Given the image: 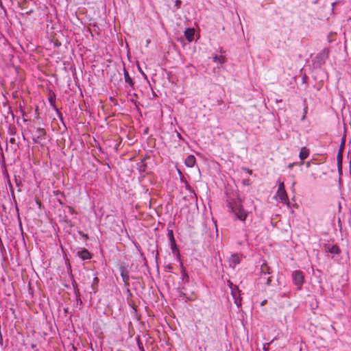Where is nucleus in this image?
Listing matches in <instances>:
<instances>
[{"label":"nucleus","mask_w":351,"mask_h":351,"mask_svg":"<svg viewBox=\"0 0 351 351\" xmlns=\"http://www.w3.org/2000/svg\"><path fill=\"white\" fill-rule=\"evenodd\" d=\"M343 143H344V141H342L341 145L339 149L338 154H337V160H338L339 164L340 162H341V160H342V157H343Z\"/></svg>","instance_id":"obj_18"},{"label":"nucleus","mask_w":351,"mask_h":351,"mask_svg":"<svg viewBox=\"0 0 351 351\" xmlns=\"http://www.w3.org/2000/svg\"><path fill=\"white\" fill-rule=\"evenodd\" d=\"M36 133H37L38 138H42L43 136H44L45 135V130L43 128H40L37 129Z\"/></svg>","instance_id":"obj_21"},{"label":"nucleus","mask_w":351,"mask_h":351,"mask_svg":"<svg viewBox=\"0 0 351 351\" xmlns=\"http://www.w3.org/2000/svg\"><path fill=\"white\" fill-rule=\"evenodd\" d=\"M338 3V1H335V2H333L332 3V10H333L334 8H335V6H336V5Z\"/></svg>","instance_id":"obj_25"},{"label":"nucleus","mask_w":351,"mask_h":351,"mask_svg":"<svg viewBox=\"0 0 351 351\" xmlns=\"http://www.w3.org/2000/svg\"><path fill=\"white\" fill-rule=\"evenodd\" d=\"M167 237L169 239L170 243L176 242L173 231L172 230H169L167 232Z\"/></svg>","instance_id":"obj_20"},{"label":"nucleus","mask_w":351,"mask_h":351,"mask_svg":"<svg viewBox=\"0 0 351 351\" xmlns=\"http://www.w3.org/2000/svg\"><path fill=\"white\" fill-rule=\"evenodd\" d=\"M298 163L296 162H292V163H290L289 165H288V168L289 169H292L293 167V166H295V165H297Z\"/></svg>","instance_id":"obj_24"},{"label":"nucleus","mask_w":351,"mask_h":351,"mask_svg":"<svg viewBox=\"0 0 351 351\" xmlns=\"http://www.w3.org/2000/svg\"><path fill=\"white\" fill-rule=\"evenodd\" d=\"M196 159L193 155H189L185 159V165L188 167H193L195 165Z\"/></svg>","instance_id":"obj_9"},{"label":"nucleus","mask_w":351,"mask_h":351,"mask_svg":"<svg viewBox=\"0 0 351 351\" xmlns=\"http://www.w3.org/2000/svg\"><path fill=\"white\" fill-rule=\"evenodd\" d=\"M270 282H271V279H270V278H269L267 279V284H269V283H270Z\"/></svg>","instance_id":"obj_27"},{"label":"nucleus","mask_w":351,"mask_h":351,"mask_svg":"<svg viewBox=\"0 0 351 351\" xmlns=\"http://www.w3.org/2000/svg\"><path fill=\"white\" fill-rule=\"evenodd\" d=\"M265 301H263V302L261 303V305H264V304H265Z\"/></svg>","instance_id":"obj_31"},{"label":"nucleus","mask_w":351,"mask_h":351,"mask_svg":"<svg viewBox=\"0 0 351 351\" xmlns=\"http://www.w3.org/2000/svg\"><path fill=\"white\" fill-rule=\"evenodd\" d=\"M121 276L122 277L123 281L126 284L128 283V281L130 280V276L128 274V272L125 271V269H123L121 272Z\"/></svg>","instance_id":"obj_17"},{"label":"nucleus","mask_w":351,"mask_h":351,"mask_svg":"<svg viewBox=\"0 0 351 351\" xmlns=\"http://www.w3.org/2000/svg\"><path fill=\"white\" fill-rule=\"evenodd\" d=\"M144 170H145V169L141 168V169H140V171H144Z\"/></svg>","instance_id":"obj_30"},{"label":"nucleus","mask_w":351,"mask_h":351,"mask_svg":"<svg viewBox=\"0 0 351 351\" xmlns=\"http://www.w3.org/2000/svg\"><path fill=\"white\" fill-rule=\"evenodd\" d=\"M305 117H306V116H305V114H304V115L302 116V120H304V119H305Z\"/></svg>","instance_id":"obj_28"},{"label":"nucleus","mask_w":351,"mask_h":351,"mask_svg":"<svg viewBox=\"0 0 351 351\" xmlns=\"http://www.w3.org/2000/svg\"><path fill=\"white\" fill-rule=\"evenodd\" d=\"M144 170H145V169L141 168V169H140V171H144Z\"/></svg>","instance_id":"obj_29"},{"label":"nucleus","mask_w":351,"mask_h":351,"mask_svg":"<svg viewBox=\"0 0 351 351\" xmlns=\"http://www.w3.org/2000/svg\"><path fill=\"white\" fill-rule=\"evenodd\" d=\"M136 341H137V343H138V348L141 350V351H145V350L143 348V344H142V343L140 341L139 335L137 336Z\"/></svg>","instance_id":"obj_22"},{"label":"nucleus","mask_w":351,"mask_h":351,"mask_svg":"<svg viewBox=\"0 0 351 351\" xmlns=\"http://www.w3.org/2000/svg\"><path fill=\"white\" fill-rule=\"evenodd\" d=\"M228 211L234 215V219H238L241 221H245L249 212L246 210L241 199L239 197L230 198L227 201Z\"/></svg>","instance_id":"obj_1"},{"label":"nucleus","mask_w":351,"mask_h":351,"mask_svg":"<svg viewBox=\"0 0 351 351\" xmlns=\"http://www.w3.org/2000/svg\"><path fill=\"white\" fill-rule=\"evenodd\" d=\"M78 256L82 260H88V259L91 258V255H90V252L86 249L78 252Z\"/></svg>","instance_id":"obj_13"},{"label":"nucleus","mask_w":351,"mask_h":351,"mask_svg":"<svg viewBox=\"0 0 351 351\" xmlns=\"http://www.w3.org/2000/svg\"><path fill=\"white\" fill-rule=\"evenodd\" d=\"M99 283V278L97 277H95L93 280V283L91 285L92 290L94 293L97 291V286Z\"/></svg>","instance_id":"obj_19"},{"label":"nucleus","mask_w":351,"mask_h":351,"mask_svg":"<svg viewBox=\"0 0 351 351\" xmlns=\"http://www.w3.org/2000/svg\"><path fill=\"white\" fill-rule=\"evenodd\" d=\"M327 252L333 255L338 254L340 252L339 247L337 245L328 244L325 246Z\"/></svg>","instance_id":"obj_7"},{"label":"nucleus","mask_w":351,"mask_h":351,"mask_svg":"<svg viewBox=\"0 0 351 351\" xmlns=\"http://www.w3.org/2000/svg\"><path fill=\"white\" fill-rule=\"evenodd\" d=\"M15 141H16V140H15V138H11L10 139V142L11 143H12V144L15 143Z\"/></svg>","instance_id":"obj_26"},{"label":"nucleus","mask_w":351,"mask_h":351,"mask_svg":"<svg viewBox=\"0 0 351 351\" xmlns=\"http://www.w3.org/2000/svg\"><path fill=\"white\" fill-rule=\"evenodd\" d=\"M293 284L297 286L298 290H301L304 282V276L303 272L300 270H295L291 274Z\"/></svg>","instance_id":"obj_3"},{"label":"nucleus","mask_w":351,"mask_h":351,"mask_svg":"<svg viewBox=\"0 0 351 351\" xmlns=\"http://www.w3.org/2000/svg\"><path fill=\"white\" fill-rule=\"evenodd\" d=\"M49 102L50 104V105L51 106H53V108H54V110L58 113L59 114V117L60 118V119H62V114L59 112L58 109L56 108V102H55V99L52 97H50L49 98Z\"/></svg>","instance_id":"obj_16"},{"label":"nucleus","mask_w":351,"mask_h":351,"mask_svg":"<svg viewBox=\"0 0 351 351\" xmlns=\"http://www.w3.org/2000/svg\"><path fill=\"white\" fill-rule=\"evenodd\" d=\"M278 189L274 196V198L278 199L283 204L287 205L288 207L290 206V202L289 197L285 189L284 182H278Z\"/></svg>","instance_id":"obj_2"},{"label":"nucleus","mask_w":351,"mask_h":351,"mask_svg":"<svg viewBox=\"0 0 351 351\" xmlns=\"http://www.w3.org/2000/svg\"><path fill=\"white\" fill-rule=\"evenodd\" d=\"M330 50L328 48H324L319 51L314 59L315 64L322 66L325 64L326 60L328 58Z\"/></svg>","instance_id":"obj_4"},{"label":"nucleus","mask_w":351,"mask_h":351,"mask_svg":"<svg viewBox=\"0 0 351 351\" xmlns=\"http://www.w3.org/2000/svg\"><path fill=\"white\" fill-rule=\"evenodd\" d=\"M194 34L195 30L193 28H188L184 32V36L189 42L193 40Z\"/></svg>","instance_id":"obj_10"},{"label":"nucleus","mask_w":351,"mask_h":351,"mask_svg":"<svg viewBox=\"0 0 351 351\" xmlns=\"http://www.w3.org/2000/svg\"><path fill=\"white\" fill-rule=\"evenodd\" d=\"M180 5H181V1L180 0H176L175 5H174V8H176V10L180 9Z\"/></svg>","instance_id":"obj_23"},{"label":"nucleus","mask_w":351,"mask_h":351,"mask_svg":"<svg viewBox=\"0 0 351 351\" xmlns=\"http://www.w3.org/2000/svg\"><path fill=\"white\" fill-rule=\"evenodd\" d=\"M124 80L125 83H127L130 86H133L134 82L125 69H124Z\"/></svg>","instance_id":"obj_15"},{"label":"nucleus","mask_w":351,"mask_h":351,"mask_svg":"<svg viewBox=\"0 0 351 351\" xmlns=\"http://www.w3.org/2000/svg\"><path fill=\"white\" fill-rule=\"evenodd\" d=\"M309 156V150L305 147H303L301 148L300 149V154H299V157L301 160V162H300V165H302V161L304 160H305L306 158H307Z\"/></svg>","instance_id":"obj_8"},{"label":"nucleus","mask_w":351,"mask_h":351,"mask_svg":"<svg viewBox=\"0 0 351 351\" xmlns=\"http://www.w3.org/2000/svg\"><path fill=\"white\" fill-rule=\"evenodd\" d=\"M180 267H182L181 276L182 281L188 282L189 280V276L186 271L185 267L183 266V263H180Z\"/></svg>","instance_id":"obj_14"},{"label":"nucleus","mask_w":351,"mask_h":351,"mask_svg":"<svg viewBox=\"0 0 351 351\" xmlns=\"http://www.w3.org/2000/svg\"><path fill=\"white\" fill-rule=\"evenodd\" d=\"M241 263V257L238 254H232L229 258V265L232 268H234L237 265Z\"/></svg>","instance_id":"obj_6"},{"label":"nucleus","mask_w":351,"mask_h":351,"mask_svg":"<svg viewBox=\"0 0 351 351\" xmlns=\"http://www.w3.org/2000/svg\"><path fill=\"white\" fill-rule=\"evenodd\" d=\"M228 283L234 303L239 308L241 306V291L236 285H233L232 282L228 281Z\"/></svg>","instance_id":"obj_5"},{"label":"nucleus","mask_w":351,"mask_h":351,"mask_svg":"<svg viewBox=\"0 0 351 351\" xmlns=\"http://www.w3.org/2000/svg\"><path fill=\"white\" fill-rule=\"evenodd\" d=\"M212 58H213V61L214 62L219 63V64H224L227 61L226 58L225 56H223L214 55L212 57Z\"/></svg>","instance_id":"obj_12"},{"label":"nucleus","mask_w":351,"mask_h":351,"mask_svg":"<svg viewBox=\"0 0 351 351\" xmlns=\"http://www.w3.org/2000/svg\"><path fill=\"white\" fill-rule=\"evenodd\" d=\"M171 250L172 251L173 254L178 258H180V250L176 245V242L170 243Z\"/></svg>","instance_id":"obj_11"}]
</instances>
